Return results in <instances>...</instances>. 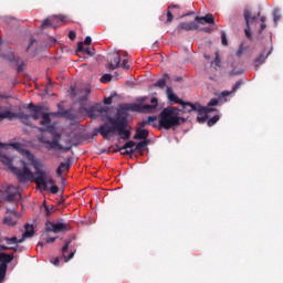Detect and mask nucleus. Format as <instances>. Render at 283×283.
Wrapping results in <instances>:
<instances>
[{
  "instance_id": "1",
  "label": "nucleus",
  "mask_w": 283,
  "mask_h": 283,
  "mask_svg": "<svg viewBox=\"0 0 283 283\" xmlns=\"http://www.w3.org/2000/svg\"><path fill=\"white\" fill-rule=\"evenodd\" d=\"M151 104H124L122 109L117 111L115 117L108 116L107 123L102 124L97 128V134H101L102 138L109 140L112 136L118 134L122 140H129L132 138V132L127 129L129 122L127 120V113L125 112H138L139 114H154L156 107H158V98L153 97Z\"/></svg>"
},
{
  "instance_id": "2",
  "label": "nucleus",
  "mask_w": 283,
  "mask_h": 283,
  "mask_svg": "<svg viewBox=\"0 0 283 283\" xmlns=\"http://www.w3.org/2000/svg\"><path fill=\"white\" fill-rule=\"evenodd\" d=\"M180 109L174 106L166 107L159 114V127L161 129H174L180 127L185 123V118L180 117Z\"/></svg>"
},
{
  "instance_id": "3",
  "label": "nucleus",
  "mask_w": 283,
  "mask_h": 283,
  "mask_svg": "<svg viewBox=\"0 0 283 283\" xmlns=\"http://www.w3.org/2000/svg\"><path fill=\"white\" fill-rule=\"evenodd\" d=\"M28 160L32 165V167L35 169V172L33 175L32 181L35 182L36 187L39 189H48V181L45 180V171H43V164L41 160L36 159L34 154L32 153H27Z\"/></svg>"
},
{
  "instance_id": "4",
  "label": "nucleus",
  "mask_w": 283,
  "mask_h": 283,
  "mask_svg": "<svg viewBox=\"0 0 283 283\" xmlns=\"http://www.w3.org/2000/svg\"><path fill=\"white\" fill-rule=\"evenodd\" d=\"M20 165L22 168H15L12 172L14 176H17L18 182L25 185V182L34 180V174H32V170H30L28 164L24 160H20Z\"/></svg>"
},
{
  "instance_id": "5",
  "label": "nucleus",
  "mask_w": 283,
  "mask_h": 283,
  "mask_svg": "<svg viewBox=\"0 0 283 283\" xmlns=\"http://www.w3.org/2000/svg\"><path fill=\"white\" fill-rule=\"evenodd\" d=\"M181 112L184 114H191V112H197L198 114H207V112H216L214 108H209L207 106L200 105V103L192 104L191 102H185L181 99Z\"/></svg>"
},
{
  "instance_id": "6",
  "label": "nucleus",
  "mask_w": 283,
  "mask_h": 283,
  "mask_svg": "<svg viewBox=\"0 0 283 283\" xmlns=\"http://www.w3.org/2000/svg\"><path fill=\"white\" fill-rule=\"evenodd\" d=\"M86 114H88L90 118H98L102 116V120L104 123H107V117L109 115V107L103 106L101 104H95L86 109Z\"/></svg>"
},
{
  "instance_id": "7",
  "label": "nucleus",
  "mask_w": 283,
  "mask_h": 283,
  "mask_svg": "<svg viewBox=\"0 0 283 283\" xmlns=\"http://www.w3.org/2000/svg\"><path fill=\"white\" fill-rule=\"evenodd\" d=\"M14 120V118H19L23 125H27L28 127H32V122L30 120L31 116L25 113H12V111H4L3 113H0V123L1 120Z\"/></svg>"
},
{
  "instance_id": "8",
  "label": "nucleus",
  "mask_w": 283,
  "mask_h": 283,
  "mask_svg": "<svg viewBox=\"0 0 283 283\" xmlns=\"http://www.w3.org/2000/svg\"><path fill=\"white\" fill-rule=\"evenodd\" d=\"M14 260L13 254H6L0 252V283L6 282V275L8 273V264Z\"/></svg>"
},
{
  "instance_id": "9",
  "label": "nucleus",
  "mask_w": 283,
  "mask_h": 283,
  "mask_svg": "<svg viewBox=\"0 0 283 283\" xmlns=\"http://www.w3.org/2000/svg\"><path fill=\"white\" fill-rule=\"evenodd\" d=\"M70 244H72V239H66L62 248V256L55 258L53 261H51L54 266H59L61 260H64V262H70V260H72L74 255H76V250L71 252L67 256L65 255V253H67V250L70 249Z\"/></svg>"
},
{
  "instance_id": "10",
  "label": "nucleus",
  "mask_w": 283,
  "mask_h": 283,
  "mask_svg": "<svg viewBox=\"0 0 283 283\" xmlns=\"http://www.w3.org/2000/svg\"><path fill=\"white\" fill-rule=\"evenodd\" d=\"M108 72H114L120 65V52L108 53Z\"/></svg>"
},
{
  "instance_id": "11",
  "label": "nucleus",
  "mask_w": 283,
  "mask_h": 283,
  "mask_svg": "<svg viewBox=\"0 0 283 283\" xmlns=\"http://www.w3.org/2000/svg\"><path fill=\"white\" fill-rule=\"evenodd\" d=\"M7 213H10V214L4 217L3 223L7 224V227H14L17 222H19L21 214H19L17 210H10V209H7Z\"/></svg>"
},
{
  "instance_id": "12",
  "label": "nucleus",
  "mask_w": 283,
  "mask_h": 283,
  "mask_svg": "<svg viewBox=\"0 0 283 283\" xmlns=\"http://www.w3.org/2000/svg\"><path fill=\"white\" fill-rule=\"evenodd\" d=\"M46 149H59L60 151H72V146H63L59 143V139L48 140L45 142Z\"/></svg>"
},
{
  "instance_id": "13",
  "label": "nucleus",
  "mask_w": 283,
  "mask_h": 283,
  "mask_svg": "<svg viewBox=\"0 0 283 283\" xmlns=\"http://www.w3.org/2000/svg\"><path fill=\"white\" fill-rule=\"evenodd\" d=\"M65 22V15H55L50 19H45L42 21L41 29L50 28L51 25H54V23H63Z\"/></svg>"
},
{
  "instance_id": "14",
  "label": "nucleus",
  "mask_w": 283,
  "mask_h": 283,
  "mask_svg": "<svg viewBox=\"0 0 283 283\" xmlns=\"http://www.w3.org/2000/svg\"><path fill=\"white\" fill-rule=\"evenodd\" d=\"M243 17L245 19L247 29H245V36L251 39V11L249 8H245L243 11Z\"/></svg>"
},
{
  "instance_id": "15",
  "label": "nucleus",
  "mask_w": 283,
  "mask_h": 283,
  "mask_svg": "<svg viewBox=\"0 0 283 283\" xmlns=\"http://www.w3.org/2000/svg\"><path fill=\"white\" fill-rule=\"evenodd\" d=\"M177 30L179 32H182V30H186V32H191V30H198V23L196 22H181L178 24Z\"/></svg>"
},
{
  "instance_id": "16",
  "label": "nucleus",
  "mask_w": 283,
  "mask_h": 283,
  "mask_svg": "<svg viewBox=\"0 0 283 283\" xmlns=\"http://www.w3.org/2000/svg\"><path fill=\"white\" fill-rule=\"evenodd\" d=\"M9 147H12L13 149H15V151H19V154L24 156V158H27V160H28V154H32V151H30L29 149L23 148V144H21V143L9 144Z\"/></svg>"
},
{
  "instance_id": "17",
  "label": "nucleus",
  "mask_w": 283,
  "mask_h": 283,
  "mask_svg": "<svg viewBox=\"0 0 283 283\" xmlns=\"http://www.w3.org/2000/svg\"><path fill=\"white\" fill-rule=\"evenodd\" d=\"M149 138V130L138 128L134 135V140H147Z\"/></svg>"
},
{
  "instance_id": "18",
  "label": "nucleus",
  "mask_w": 283,
  "mask_h": 283,
  "mask_svg": "<svg viewBox=\"0 0 283 283\" xmlns=\"http://www.w3.org/2000/svg\"><path fill=\"white\" fill-rule=\"evenodd\" d=\"M195 20L198 21L199 23H209L212 25L216 24V19L213 18V14H211V13H208L205 17H196Z\"/></svg>"
},
{
  "instance_id": "19",
  "label": "nucleus",
  "mask_w": 283,
  "mask_h": 283,
  "mask_svg": "<svg viewBox=\"0 0 283 283\" xmlns=\"http://www.w3.org/2000/svg\"><path fill=\"white\" fill-rule=\"evenodd\" d=\"M271 52H272V50H270L265 56H264L265 52L264 51L261 52V54L254 60L255 70H258V67H260V65H262V63H264V61H266V59H269Z\"/></svg>"
},
{
  "instance_id": "20",
  "label": "nucleus",
  "mask_w": 283,
  "mask_h": 283,
  "mask_svg": "<svg viewBox=\"0 0 283 283\" xmlns=\"http://www.w3.org/2000/svg\"><path fill=\"white\" fill-rule=\"evenodd\" d=\"M70 229H72V227H70V224L67 223H53V233H61V231H70Z\"/></svg>"
},
{
  "instance_id": "21",
  "label": "nucleus",
  "mask_w": 283,
  "mask_h": 283,
  "mask_svg": "<svg viewBox=\"0 0 283 283\" xmlns=\"http://www.w3.org/2000/svg\"><path fill=\"white\" fill-rule=\"evenodd\" d=\"M166 94H167V98H168V101H170V103H176L178 105H180V103H182V99H179L176 96V94L174 93V90L171 87H167Z\"/></svg>"
},
{
  "instance_id": "22",
  "label": "nucleus",
  "mask_w": 283,
  "mask_h": 283,
  "mask_svg": "<svg viewBox=\"0 0 283 283\" xmlns=\"http://www.w3.org/2000/svg\"><path fill=\"white\" fill-rule=\"evenodd\" d=\"M76 52H83L84 54H87L88 56H94V54H96V50L90 49V48H84L83 42L77 43Z\"/></svg>"
},
{
  "instance_id": "23",
  "label": "nucleus",
  "mask_w": 283,
  "mask_h": 283,
  "mask_svg": "<svg viewBox=\"0 0 283 283\" xmlns=\"http://www.w3.org/2000/svg\"><path fill=\"white\" fill-rule=\"evenodd\" d=\"M12 189H14V187H12V186L8 187V190H7L8 195L6 197L7 202H14V200H17V196H21V193H19L18 191L10 192V191H12Z\"/></svg>"
},
{
  "instance_id": "24",
  "label": "nucleus",
  "mask_w": 283,
  "mask_h": 283,
  "mask_svg": "<svg viewBox=\"0 0 283 283\" xmlns=\"http://www.w3.org/2000/svg\"><path fill=\"white\" fill-rule=\"evenodd\" d=\"M40 125L42 127H50L52 124V118H50V113L42 112V119L40 120Z\"/></svg>"
},
{
  "instance_id": "25",
  "label": "nucleus",
  "mask_w": 283,
  "mask_h": 283,
  "mask_svg": "<svg viewBox=\"0 0 283 283\" xmlns=\"http://www.w3.org/2000/svg\"><path fill=\"white\" fill-rule=\"evenodd\" d=\"M24 233L22 234V239L25 240V238H32L34 235V226H30V223L24 224Z\"/></svg>"
},
{
  "instance_id": "26",
  "label": "nucleus",
  "mask_w": 283,
  "mask_h": 283,
  "mask_svg": "<svg viewBox=\"0 0 283 283\" xmlns=\"http://www.w3.org/2000/svg\"><path fill=\"white\" fill-rule=\"evenodd\" d=\"M167 81H169V74H165L163 78L158 80L154 84V87H159V90H165V87L167 86Z\"/></svg>"
},
{
  "instance_id": "27",
  "label": "nucleus",
  "mask_w": 283,
  "mask_h": 283,
  "mask_svg": "<svg viewBox=\"0 0 283 283\" xmlns=\"http://www.w3.org/2000/svg\"><path fill=\"white\" fill-rule=\"evenodd\" d=\"M1 163H3L6 167H8L12 172L17 169V167H14V165L12 164L13 159L8 156H2Z\"/></svg>"
},
{
  "instance_id": "28",
  "label": "nucleus",
  "mask_w": 283,
  "mask_h": 283,
  "mask_svg": "<svg viewBox=\"0 0 283 283\" xmlns=\"http://www.w3.org/2000/svg\"><path fill=\"white\" fill-rule=\"evenodd\" d=\"M46 132L48 134H51V136H53V140H61V133H57L54 128V125H50L46 127Z\"/></svg>"
},
{
  "instance_id": "29",
  "label": "nucleus",
  "mask_w": 283,
  "mask_h": 283,
  "mask_svg": "<svg viewBox=\"0 0 283 283\" xmlns=\"http://www.w3.org/2000/svg\"><path fill=\"white\" fill-rule=\"evenodd\" d=\"M149 145V140H143L135 145V148L133 151H145L147 149V146Z\"/></svg>"
},
{
  "instance_id": "30",
  "label": "nucleus",
  "mask_w": 283,
  "mask_h": 283,
  "mask_svg": "<svg viewBox=\"0 0 283 283\" xmlns=\"http://www.w3.org/2000/svg\"><path fill=\"white\" fill-rule=\"evenodd\" d=\"M3 240L7 242V244H21V242H23V239H18L17 237H12V238H8L4 237Z\"/></svg>"
},
{
  "instance_id": "31",
  "label": "nucleus",
  "mask_w": 283,
  "mask_h": 283,
  "mask_svg": "<svg viewBox=\"0 0 283 283\" xmlns=\"http://www.w3.org/2000/svg\"><path fill=\"white\" fill-rule=\"evenodd\" d=\"M43 115V106L42 107H35L33 111V114L31 115V118L33 120H39V116Z\"/></svg>"
},
{
  "instance_id": "32",
  "label": "nucleus",
  "mask_w": 283,
  "mask_h": 283,
  "mask_svg": "<svg viewBox=\"0 0 283 283\" xmlns=\"http://www.w3.org/2000/svg\"><path fill=\"white\" fill-rule=\"evenodd\" d=\"M62 118H67L69 120H75L76 114L70 111H62Z\"/></svg>"
},
{
  "instance_id": "33",
  "label": "nucleus",
  "mask_w": 283,
  "mask_h": 283,
  "mask_svg": "<svg viewBox=\"0 0 283 283\" xmlns=\"http://www.w3.org/2000/svg\"><path fill=\"white\" fill-rule=\"evenodd\" d=\"M136 147V142L129 140L123 147L118 149V151H125V149H134Z\"/></svg>"
},
{
  "instance_id": "34",
  "label": "nucleus",
  "mask_w": 283,
  "mask_h": 283,
  "mask_svg": "<svg viewBox=\"0 0 283 283\" xmlns=\"http://www.w3.org/2000/svg\"><path fill=\"white\" fill-rule=\"evenodd\" d=\"M62 170L66 169V171H70V168L72 167V157L67 158L66 163H61L59 166Z\"/></svg>"
},
{
  "instance_id": "35",
  "label": "nucleus",
  "mask_w": 283,
  "mask_h": 283,
  "mask_svg": "<svg viewBox=\"0 0 283 283\" xmlns=\"http://www.w3.org/2000/svg\"><path fill=\"white\" fill-rule=\"evenodd\" d=\"M211 114V112H206L203 114H199V116L197 117L198 123H207V120L209 119V115Z\"/></svg>"
},
{
  "instance_id": "36",
  "label": "nucleus",
  "mask_w": 283,
  "mask_h": 283,
  "mask_svg": "<svg viewBox=\"0 0 283 283\" xmlns=\"http://www.w3.org/2000/svg\"><path fill=\"white\" fill-rule=\"evenodd\" d=\"M218 120H220V116L214 115L213 117L208 119V127H213V125H216V123H218Z\"/></svg>"
},
{
  "instance_id": "37",
  "label": "nucleus",
  "mask_w": 283,
  "mask_h": 283,
  "mask_svg": "<svg viewBox=\"0 0 283 283\" xmlns=\"http://www.w3.org/2000/svg\"><path fill=\"white\" fill-rule=\"evenodd\" d=\"M53 242H56V237L48 238L45 242H40L39 245L43 248L45 247V244H52Z\"/></svg>"
},
{
  "instance_id": "38",
  "label": "nucleus",
  "mask_w": 283,
  "mask_h": 283,
  "mask_svg": "<svg viewBox=\"0 0 283 283\" xmlns=\"http://www.w3.org/2000/svg\"><path fill=\"white\" fill-rule=\"evenodd\" d=\"M90 94H92V90L85 88V95L80 97V103H85V101H87V96H90Z\"/></svg>"
},
{
  "instance_id": "39",
  "label": "nucleus",
  "mask_w": 283,
  "mask_h": 283,
  "mask_svg": "<svg viewBox=\"0 0 283 283\" xmlns=\"http://www.w3.org/2000/svg\"><path fill=\"white\" fill-rule=\"evenodd\" d=\"M43 207H44V216L46 218H50V216H52V209L45 205V201L43 202Z\"/></svg>"
},
{
  "instance_id": "40",
  "label": "nucleus",
  "mask_w": 283,
  "mask_h": 283,
  "mask_svg": "<svg viewBox=\"0 0 283 283\" xmlns=\"http://www.w3.org/2000/svg\"><path fill=\"white\" fill-rule=\"evenodd\" d=\"M109 81H112V74L106 73L101 77V83H109Z\"/></svg>"
},
{
  "instance_id": "41",
  "label": "nucleus",
  "mask_w": 283,
  "mask_h": 283,
  "mask_svg": "<svg viewBox=\"0 0 283 283\" xmlns=\"http://www.w3.org/2000/svg\"><path fill=\"white\" fill-rule=\"evenodd\" d=\"M46 233H54V223L48 222L45 227Z\"/></svg>"
},
{
  "instance_id": "42",
  "label": "nucleus",
  "mask_w": 283,
  "mask_h": 283,
  "mask_svg": "<svg viewBox=\"0 0 283 283\" xmlns=\"http://www.w3.org/2000/svg\"><path fill=\"white\" fill-rule=\"evenodd\" d=\"M221 43L222 45H224L227 48V45H229V41L227 40V33L222 32L221 33Z\"/></svg>"
},
{
  "instance_id": "43",
  "label": "nucleus",
  "mask_w": 283,
  "mask_h": 283,
  "mask_svg": "<svg viewBox=\"0 0 283 283\" xmlns=\"http://www.w3.org/2000/svg\"><path fill=\"white\" fill-rule=\"evenodd\" d=\"M50 116H54L55 118H63V111L49 113Z\"/></svg>"
},
{
  "instance_id": "44",
  "label": "nucleus",
  "mask_w": 283,
  "mask_h": 283,
  "mask_svg": "<svg viewBox=\"0 0 283 283\" xmlns=\"http://www.w3.org/2000/svg\"><path fill=\"white\" fill-rule=\"evenodd\" d=\"M174 21V13H171V11H167V20L166 23H171Z\"/></svg>"
},
{
  "instance_id": "45",
  "label": "nucleus",
  "mask_w": 283,
  "mask_h": 283,
  "mask_svg": "<svg viewBox=\"0 0 283 283\" xmlns=\"http://www.w3.org/2000/svg\"><path fill=\"white\" fill-rule=\"evenodd\" d=\"M280 19H281V17H280L279 10H274V13H273L274 23H277L280 21Z\"/></svg>"
},
{
  "instance_id": "46",
  "label": "nucleus",
  "mask_w": 283,
  "mask_h": 283,
  "mask_svg": "<svg viewBox=\"0 0 283 283\" xmlns=\"http://www.w3.org/2000/svg\"><path fill=\"white\" fill-rule=\"evenodd\" d=\"M242 86V81H238L235 85L232 87L231 92L235 93Z\"/></svg>"
},
{
  "instance_id": "47",
  "label": "nucleus",
  "mask_w": 283,
  "mask_h": 283,
  "mask_svg": "<svg viewBox=\"0 0 283 283\" xmlns=\"http://www.w3.org/2000/svg\"><path fill=\"white\" fill-rule=\"evenodd\" d=\"M231 94H234V93L231 91H223L221 92L219 98H226V96H231Z\"/></svg>"
},
{
  "instance_id": "48",
  "label": "nucleus",
  "mask_w": 283,
  "mask_h": 283,
  "mask_svg": "<svg viewBox=\"0 0 283 283\" xmlns=\"http://www.w3.org/2000/svg\"><path fill=\"white\" fill-rule=\"evenodd\" d=\"M218 103H219L218 98H212L208 103V107H216V105H218Z\"/></svg>"
},
{
  "instance_id": "49",
  "label": "nucleus",
  "mask_w": 283,
  "mask_h": 283,
  "mask_svg": "<svg viewBox=\"0 0 283 283\" xmlns=\"http://www.w3.org/2000/svg\"><path fill=\"white\" fill-rule=\"evenodd\" d=\"M127 63H129V61H127V59H124L120 64V67H123L124 70H129V65H127Z\"/></svg>"
},
{
  "instance_id": "50",
  "label": "nucleus",
  "mask_w": 283,
  "mask_h": 283,
  "mask_svg": "<svg viewBox=\"0 0 283 283\" xmlns=\"http://www.w3.org/2000/svg\"><path fill=\"white\" fill-rule=\"evenodd\" d=\"M123 156H132L134 154V149H124V151H120Z\"/></svg>"
},
{
  "instance_id": "51",
  "label": "nucleus",
  "mask_w": 283,
  "mask_h": 283,
  "mask_svg": "<svg viewBox=\"0 0 283 283\" xmlns=\"http://www.w3.org/2000/svg\"><path fill=\"white\" fill-rule=\"evenodd\" d=\"M34 43H36V39L31 38L30 40V44L27 48V52H30V50L32 49V45H34Z\"/></svg>"
},
{
  "instance_id": "52",
  "label": "nucleus",
  "mask_w": 283,
  "mask_h": 283,
  "mask_svg": "<svg viewBox=\"0 0 283 283\" xmlns=\"http://www.w3.org/2000/svg\"><path fill=\"white\" fill-rule=\"evenodd\" d=\"M84 45H92V36L87 35L84 40Z\"/></svg>"
},
{
  "instance_id": "53",
  "label": "nucleus",
  "mask_w": 283,
  "mask_h": 283,
  "mask_svg": "<svg viewBox=\"0 0 283 283\" xmlns=\"http://www.w3.org/2000/svg\"><path fill=\"white\" fill-rule=\"evenodd\" d=\"M69 39H70L71 41H74V39H76V32H75V31H70V32H69Z\"/></svg>"
},
{
  "instance_id": "54",
  "label": "nucleus",
  "mask_w": 283,
  "mask_h": 283,
  "mask_svg": "<svg viewBox=\"0 0 283 283\" xmlns=\"http://www.w3.org/2000/svg\"><path fill=\"white\" fill-rule=\"evenodd\" d=\"M112 103H113L112 96L104 98V105H112Z\"/></svg>"
},
{
  "instance_id": "55",
  "label": "nucleus",
  "mask_w": 283,
  "mask_h": 283,
  "mask_svg": "<svg viewBox=\"0 0 283 283\" xmlns=\"http://www.w3.org/2000/svg\"><path fill=\"white\" fill-rule=\"evenodd\" d=\"M50 192H51V193H54V195L59 193V188H57V186H52V187L50 188Z\"/></svg>"
},
{
  "instance_id": "56",
  "label": "nucleus",
  "mask_w": 283,
  "mask_h": 283,
  "mask_svg": "<svg viewBox=\"0 0 283 283\" xmlns=\"http://www.w3.org/2000/svg\"><path fill=\"white\" fill-rule=\"evenodd\" d=\"M38 142L41 143L42 145H45V143H48V139H45V137L43 135H41L39 138H38Z\"/></svg>"
},
{
  "instance_id": "57",
  "label": "nucleus",
  "mask_w": 283,
  "mask_h": 283,
  "mask_svg": "<svg viewBox=\"0 0 283 283\" xmlns=\"http://www.w3.org/2000/svg\"><path fill=\"white\" fill-rule=\"evenodd\" d=\"M264 30H266V23L262 22L261 28L259 29V34H262V32H264Z\"/></svg>"
},
{
  "instance_id": "58",
  "label": "nucleus",
  "mask_w": 283,
  "mask_h": 283,
  "mask_svg": "<svg viewBox=\"0 0 283 283\" xmlns=\"http://www.w3.org/2000/svg\"><path fill=\"white\" fill-rule=\"evenodd\" d=\"M56 176L57 178H61L63 176V170L60 168V166L56 169Z\"/></svg>"
},
{
  "instance_id": "59",
  "label": "nucleus",
  "mask_w": 283,
  "mask_h": 283,
  "mask_svg": "<svg viewBox=\"0 0 283 283\" xmlns=\"http://www.w3.org/2000/svg\"><path fill=\"white\" fill-rule=\"evenodd\" d=\"M156 120V116H148V119L146 120V123H154Z\"/></svg>"
},
{
  "instance_id": "60",
  "label": "nucleus",
  "mask_w": 283,
  "mask_h": 283,
  "mask_svg": "<svg viewBox=\"0 0 283 283\" xmlns=\"http://www.w3.org/2000/svg\"><path fill=\"white\" fill-rule=\"evenodd\" d=\"M147 125H149V122H147V120H143V122L139 123L140 128L147 127Z\"/></svg>"
},
{
  "instance_id": "61",
  "label": "nucleus",
  "mask_w": 283,
  "mask_h": 283,
  "mask_svg": "<svg viewBox=\"0 0 283 283\" xmlns=\"http://www.w3.org/2000/svg\"><path fill=\"white\" fill-rule=\"evenodd\" d=\"M36 107H43V106H35V105L32 104V103H30V104L28 105V109H32L33 112H34V108H36Z\"/></svg>"
},
{
  "instance_id": "62",
  "label": "nucleus",
  "mask_w": 283,
  "mask_h": 283,
  "mask_svg": "<svg viewBox=\"0 0 283 283\" xmlns=\"http://www.w3.org/2000/svg\"><path fill=\"white\" fill-rule=\"evenodd\" d=\"M52 185V187H54L56 185V182L54 181V179L52 178H49L48 181H46V185Z\"/></svg>"
},
{
  "instance_id": "63",
  "label": "nucleus",
  "mask_w": 283,
  "mask_h": 283,
  "mask_svg": "<svg viewBox=\"0 0 283 283\" xmlns=\"http://www.w3.org/2000/svg\"><path fill=\"white\" fill-rule=\"evenodd\" d=\"M38 132H40L41 134H43L44 132H48V126L45 128L38 127Z\"/></svg>"
},
{
  "instance_id": "64",
  "label": "nucleus",
  "mask_w": 283,
  "mask_h": 283,
  "mask_svg": "<svg viewBox=\"0 0 283 283\" xmlns=\"http://www.w3.org/2000/svg\"><path fill=\"white\" fill-rule=\"evenodd\" d=\"M258 17L256 15H252L250 13V23H253L254 21H256Z\"/></svg>"
}]
</instances>
